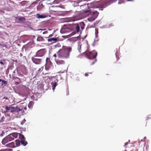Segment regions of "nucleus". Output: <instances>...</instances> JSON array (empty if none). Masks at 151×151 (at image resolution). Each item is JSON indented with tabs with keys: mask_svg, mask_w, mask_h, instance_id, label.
<instances>
[{
	"mask_svg": "<svg viewBox=\"0 0 151 151\" xmlns=\"http://www.w3.org/2000/svg\"><path fill=\"white\" fill-rule=\"evenodd\" d=\"M72 51V48L66 46L63 47L57 52L58 57L63 59L69 58L70 52Z\"/></svg>",
	"mask_w": 151,
	"mask_h": 151,
	"instance_id": "1",
	"label": "nucleus"
},
{
	"mask_svg": "<svg viewBox=\"0 0 151 151\" xmlns=\"http://www.w3.org/2000/svg\"><path fill=\"white\" fill-rule=\"evenodd\" d=\"M86 57L90 60V62L91 65H93L97 61L96 57L97 55V53L95 50L92 51H86L85 52Z\"/></svg>",
	"mask_w": 151,
	"mask_h": 151,
	"instance_id": "2",
	"label": "nucleus"
},
{
	"mask_svg": "<svg viewBox=\"0 0 151 151\" xmlns=\"http://www.w3.org/2000/svg\"><path fill=\"white\" fill-rule=\"evenodd\" d=\"M18 134V133H13L5 137L2 141V144L4 145L9 142L14 140L15 138H17Z\"/></svg>",
	"mask_w": 151,
	"mask_h": 151,
	"instance_id": "3",
	"label": "nucleus"
},
{
	"mask_svg": "<svg viewBox=\"0 0 151 151\" xmlns=\"http://www.w3.org/2000/svg\"><path fill=\"white\" fill-rule=\"evenodd\" d=\"M11 119L9 114H6L4 116H1V114L0 113V122H8L11 120Z\"/></svg>",
	"mask_w": 151,
	"mask_h": 151,
	"instance_id": "4",
	"label": "nucleus"
},
{
	"mask_svg": "<svg viewBox=\"0 0 151 151\" xmlns=\"http://www.w3.org/2000/svg\"><path fill=\"white\" fill-rule=\"evenodd\" d=\"M91 13V14L92 15V16L91 17H89L88 19V20L90 22L94 20L97 17L99 14V12L97 11H95Z\"/></svg>",
	"mask_w": 151,
	"mask_h": 151,
	"instance_id": "5",
	"label": "nucleus"
},
{
	"mask_svg": "<svg viewBox=\"0 0 151 151\" xmlns=\"http://www.w3.org/2000/svg\"><path fill=\"white\" fill-rule=\"evenodd\" d=\"M38 57H35L32 58V60L34 63L36 64H40L42 61V59L37 58Z\"/></svg>",
	"mask_w": 151,
	"mask_h": 151,
	"instance_id": "6",
	"label": "nucleus"
},
{
	"mask_svg": "<svg viewBox=\"0 0 151 151\" xmlns=\"http://www.w3.org/2000/svg\"><path fill=\"white\" fill-rule=\"evenodd\" d=\"M80 26L78 24H72V31H75L78 32L79 31Z\"/></svg>",
	"mask_w": 151,
	"mask_h": 151,
	"instance_id": "7",
	"label": "nucleus"
},
{
	"mask_svg": "<svg viewBox=\"0 0 151 151\" xmlns=\"http://www.w3.org/2000/svg\"><path fill=\"white\" fill-rule=\"evenodd\" d=\"M21 110H22L20 109L17 106L14 107L11 106L9 111H10L12 112H19Z\"/></svg>",
	"mask_w": 151,
	"mask_h": 151,
	"instance_id": "8",
	"label": "nucleus"
},
{
	"mask_svg": "<svg viewBox=\"0 0 151 151\" xmlns=\"http://www.w3.org/2000/svg\"><path fill=\"white\" fill-rule=\"evenodd\" d=\"M65 29H68V31L71 30L72 29V24L64 25L61 29V31H63Z\"/></svg>",
	"mask_w": 151,
	"mask_h": 151,
	"instance_id": "9",
	"label": "nucleus"
},
{
	"mask_svg": "<svg viewBox=\"0 0 151 151\" xmlns=\"http://www.w3.org/2000/svg\"><path fill=\"white\" fill-rule=\"evenodd\" d=\"M45 54V52L43 50L41 49L37 51V57H42Z\"/></svg>",
	"mask_w": 151,
	"mask_h": 151,
	"instance_id": "10",
	"label": "nucleus"
},
{
	"mask_svg": "<svg viewBox=\"0 0 151 151\" xmlns=\"http://www.w3.org/2000/svg\"><path fill=\"white\" fill-rule=\"evenodd\" d=\"M48 42H51V43L52 44L58 41V39L56 38H51L47 40Z\"/></svg>",
	"mask_w": 151,
	"mask_h": 151,
	"instance_id": "11",
	"label": "nucleus"
},
{
	"mask_svg": "<svg viewBox=\"0 0 151 151\" xmlns=\"http://www.w3.org/2000/svg\"><path fill=\"white\" fill-rule=\"evenodd\" d=\"M65 21L67 22H73L76 20L75 17H68L65 19Z\"/></svg>",
	"mask_w": 151,
	"mask_h": 151,
	"instance_id": "12",
	"label": "nucleus"
},
{
	"mask_svg": "<svg viewBox=\"0 0 151 151\" xmlns=\"http://www.w3.org/2000/svg\"><path fill=\"white\" fill-rule=\"evenodd\" d=\"M14 81L15 85H17L20 84L22 81L19 78L17 77V78Z\"/></svg>",
	"mask_w": 151,
	"mask_h": 151,
	"instance_id": "13",
	"label": "nucleus"
},
{
	"mask_svg": "<svg viewBox=\"0 0 151 151\" xmlns=\"http://www.w3.org/2000/svg\"><path fill=\"white\" fill-rule=\"evenodd\" d=\"M6 146L7 147H15L14 142H12L6 145Z\"/></svg>",
	"mask_w": 151,
	"mask_h": 151,
	"instance_id": "14",
	"label": "nucleus"
},
{
	"mask_svg": "<svg viewBox=\"0 0 151 151\" xmlns=\"http://www.w3.org/2000/svg\"><path fill=\"white\" fill-rule=\"evenodd\" d=\"M11 107V106H4V107H5V109L6 110L4 111H2V112L4 113H6L7 112H8V111H9L10 110V109Z\"/></svg>",
	"mask_w": 151,
	"mask_h": 151,
	"instance_id": "15",
	"label": "nucleus"
},
{
	"mask_svg": "<svg viewBox=\"0 0 151 151\" xmlns=\"http://www.w3.org/2000/svg\"><path fill=\"white\" fill-rule=\"evenodd\" d=\"M37 18L38 19H42L46 17V16L45 15H40V14H37Z\"/></svg>",
	"mask_w": 151,
	"mask_h": 151,
	"instance_id": "16",
	"label": "nucleus"
},
{
	"mask_svg": "<svg viewBox=\"0 0 151 151\" xmlns=\"http://www.w3.org/2000/svg\"><path fill=\"white\" fill-rule=\"evenodd\" d=\"M20 142L22 145H23L24 146H26L27 144V142L25 140V139L20 140Z\"/></svg>",
	"mask_w": 151,
	"mask_h": 151,
	"instance_id": "17",
	"label": "nucleus"
},
{
	"mask_svg": "<svg viewBox=\"0 0 151 151\" xmlns=\"http://www.w3.org/2000/svg\"><path fill=\"white\" fill-rule=\"evenodd\" d=\"M18 135L19 136V138L20 140H23L24 139H25V138L24 137V136L22 134L19 133L18 134Z\"/></svg>",
	"mask_w": 151,
	"mask_h": 151,
	"instance_id": "18",
	"label": "nucleus"
},
{
	"mask_svg": "<svg viewBox=\"0 0 151 151\" xmlns=\"http://www.w3.org/2000/svg\"><path fill=\"white\" fill-rule=\"evenodd\" d=\"M43 38L41 36H38L37 39V40L38 41H42L44 40Z\"/></svg>",
	"mask_w": 151,
	"mask_h": 151,
	"instance_id": "19",
	"label": "nucleus"
},
{
	"mask_svg": "<svg viewBox=\"0 0 151 151\" xmlns=\"http://www.w3.org/2000/svg\"><path fill=\"white\" fill-rule=\"evenodd\" d=\"M34 104V102L32 101H30L28 105V106L29 108L32 107Z\"/></svg>",
	"mask_w": 151,
	"mask_h": 151,
	"instance_id": "20",
	"label": "nucleus"
},
{
	"mask_svg": "<svg viewBox=\"0 0 151 151\" xmlns=\"http://www.w3.org/2000/svg\"><path fill=\"white\" fill-rule=\"evenodd\" d=\"M57 63L58 64H63L65 63L64 61L63 60H58L57 62Z\"/></svg>",
	"mask_w": 151,
	"mask_h": 151,
	"instance_id": "21",
	"label": "nucleus"
},
{
	"mask_svg": "<svg viewBox=\"0 0 151 151\" xmlns=\"http://www.w3.org/2000/svg\"><path fill=\"white\" fill-rule=\"evenodd\" d=\"M15 142L17 146H19L20 145L21 143L19 139H17L15 141Z\"/></svg>",
	"mask_w": 151,
	"mask_h": 151,
	"instance_id": "22",
	"label": "nucleus"
},
{
	"mask_svg": "<svg viewBox=\"0 0 151 151\" xmlns=\"http://www.w3.org/2000/svg\"><path fill=\"white\" fill-rule=\"evenodd\" d=\"M19 21H24L25 20V18L22 17H18L17 18Z\"/></svg>",
	"mask_w": 151,
	"mask_h": 151,
	"instance_id": "23",
	"label": "nucleus"
},
{
	"mask_svg": "<svg viewBox=\"0 0 151 151\" xmlns=\"http://www.w3.org/2000/svg\"><path fill=\"white\" fill-rule=\"evenodd\" d=\"M115 55H116V60H115V61L116 62H117L119 59V56L118 54L117 53H115Z\"/></svg>",
	"mask_w": 151,
	"mask_h": 151,
	"instance_id": "24",
	"label": "nucleus"
},
{
	"mask_svg": "<svg viewBox=\"0 0 151 151\" xmlns=\"http://www.w3.org/2000/svg\"><path fill=\"white\" fill-rule=\"evenodd\" d=\"M81 45H78V51L79 52H81Z\"/></svg>",
	"mask_w": 151,
	"mask_h": 151,
	"instance_id": "25",
	"label": "nucleus"
},
{
	"mask_svg": "<svg viewBox=\"0 0 151 151\" xmlns=\"http://www.w3.org/2000/svg\"><path fill=\"white\" fill-rule=\"evenodd\" d=\"M1 83V86H3L4 84L6 85L7 84L8 82L7 81H5L4 80H3Z\"/></svg>",
	"mask_w": 151,
	"mask_h": 151,
	"instance_id": "26",
	"label": "nucleus"
},
{
	"mask_svg": "<svg viewBox=\"0 0 151 151\" xmlns=\"http://www.w3.org/2000/svg\"><path fill=\"white\" fill-rule=\"evenodd\" d=\"M27 1H22V2H21V5L22 6H24L27 3Z\"/></svg>",
	"mask_w": 151,
	"mask_h": 151,
	"instance_id": "27",
	"label": "nucleus"
},
{
	"mask_svg": "<svg viewBox=\"0 0 151 151\" xmlns=\"http://www.w3.org/2000/svg\"><path fill=\"white\" fill-rule=\"evenodd\" d=\"M57 84L56 82L54 83L52 85V87L53 89H55V87L56 86H57Z\"/></svg>",
	"mask_w": 151,
	"mask_h": 151,
	"instance_id": "28",
	"label": "nucleus"
},
{
	"mask_svg": "<svg viewBox=\"0 0 151 151\" xmlns=\"http://www.w3.org/2000/svg\"><path fill=\"white\" fill-rule=\"evenodd\" d=\"M84 12L85 13L87 14L88 15L89 14H91V12H90V10H86Z\"/></svg>",
	"mask_w": 151,
	"mask_h": 151,
	"instance_id": "29",
	"label": "nucleus"
},
{
	"mask_svg": "<svg viewBox=\"0 0 151 151\" xmlns=\"http://www.w3.org/2000/svg\"><path fill=\"white\" fill-rule=\"evenodd\" d=\"M91 73H86L85 74V76H88V73L91 74Z\"/></svg>",
	"mask_w": 151,
	"mask_h": 151,
	"instance_id": "30",
	"label": "nucleus"
},
{
	"mask_svg": "<svg viewBox=\"0 0 151 151\" xmlns=\"http://www.w3.org/2000/svg\"><path fill=\"white\" fill-rule=\"evenodd\" d=\"M151 118V115H149L147 117L146 120H148Z\"/></svg>",
	"mask_w": 151,
	"mask_h": 151,
	"instance_id": "31",
	"label": "nucleus"
},
{
	"mask_svg": "<svg viewBox=\"0 0 151 151\" xmlns=\"http://www.w3.org/2000/svg\"><path fill=\"white\" fill-rule=\"evenodd\" d=\"M17 77H15L14 76H13L12 77V79L13 80H14V81L16 79V78H17Z\"/></svg>",
	"mask_w": 151,
	"mask_h": 151,
	"instance_id": "32",
	"label": "nucleus"
},
{
	"mask_svg": "<svg viewBox=\"0 0 151 151\" xmlns=\"http://www.w3.org/2000/svg\"><path fill=\"white\" fill-rule=\"evenodd\" d=\"M98 31L96 30V32H95V34H96V37H97V34H98Z\"/></svg>",
	"mask_w": 151,
	"mask_h": 151,
	"instance_id": "33",
	"label": "nucleus"
},
{
	"mask_svg": "<svg viewBox=\"0 0 151 151\" xmlns=\"http://www.w3.org/2000/svg\"><path fill=\"white\" fill-rule=\"evenodd\" d=\"M129 144V143L128 142H126L124 143V147H125V146H127L128 144Z\"/></svg>",
	"mask_w": 151,
	"mask_h": 151,
	"instance_id": "34",
	"label": "nucleus"
},
{
	"mask_svg": "<svg viewBox=\"0 0 151 151\" xmlns=\"http://www.w3.org/2000/svg\"><path fill=\"white\" fill-rule=\"evenodd\" d=\"M45 69L46 70H48L49 69V68H47V66H46V65H45Z\"/></svg>",
	"mask_w": 151,
	"mask_h": 151,
	"instance_id": "35",
	"label": "nucleus"
},
{
	"mask_svg": "<svg viewBox=\"0 0 151 151\" xmlns=\"http://www.w3.org/2000/svg\"><path fill=\"white\" fill-rule=\"evenodd\" d=\"M48 60H50V58H47L46 59V62H47V61H48Z\"/></svg>",
	"mask_w": 151,
	"mask_h": 151,
	"instance_id": "36",
	"label": "nucleus"
},
{
	"mask_svg": "<svg viewBox=\"0 0 151 151\" xmlns=\"http://www.w3.org/2000/svg\"><path fill=\"white\" fill-rule=\"evenodd\" d=\"M43 69V67H42L41 68H40L39 69L38 71H40V70H42Z\"/></svg>",
	"mask_w": 151,
	"mask_h": 151,
	"instance_id": "37",
	"label": "nucleus"
},
{
	"mask_svg": "<svg viewBox=\"0 0 151 151\" xmlns=\"http://www.w3.org/2000/svg\"><path fill=\"white\" fill-rule=\"evenodd\" d=\"M53 57H56V56H57V55H56V54H54V55H53Z\"/></svg>",
	"mask_w": 151,
	"mask_h": 151,
	"instance_id": "38",
	"label": "nucleus"
},
{
	"mask_svg": "<svg viewBox=\"0 0 151 151\" xmlns=\"http://www.w3.org/2000/svg\"><path fill=\"white\" fill-rule=\"evenodd\" d=\"M4 99H6V100H7L8 99V98L7 97H5L4 98Z\"/></svg>",
	"mask_w": 151,
	"mask_h": 151,
	"instance_id": "39",
	"label": "nucleus"
},
{
	"mask_svg": "<svg viewBox=\"0 0 151 151\" xmlns=\"http://www.w3.org/2000/svg\"><path fill=\"white\" fill-rule=\"evenodd\" d=\"M24 110H27V107H25L24 108Z\"/></svg>",
	"mask_w": 151,
	"mask_h": 151,
	"instance_id": "40",
	"label": "nucleus"
},
{
	"mask_svg": "<svg viewBox=\"0 0 151 151\" xmlns=\"http://www.w3.org/2000/svg\"><path fill=\"white\" fill-rule=\"evenodd\" d=\"M3 81V80H2L1 79H0V82H2Z\"/></svg>",
	"mask_w": 151,
	"mask_h": 151,
	"instance_id": "41",
	"label": "nucleus"
},
{
	"mask_svg": "<svg viewBox=\"0 0 151 151\" xmlns=\"http://www.w3.org/2000/svg\"><path fill=\"white\" fill-rule=\"evenodd\" d=\"M66 70H65L64 71H63V72H61L60 73H63V72H65V71H66Z\"/></svg>",
	"mask_w": 151,
	"mask_h": 151,
	"instance_id": "42",
	"label": "nucleus"
},
{
	"mask_svg": "<svg viewBox=\"0 0 151 151\" xmlns=\"http://www.w3.org/2000/svg\"><path fill=\"white\" fill-rule=\"evenodd\" d=\"M0 136H3V133H2V134H0Z\"/></svg>",
	"mask_w": 151,
	"mask_h": 151,
	"instance_id": "43",
	"label": "nucleus"
},
{
	"mask_svg": "<svg viewBox=\"0 0 151 151\" xmlns=\"http://www.w3.org/2000/svg\"><path fill=\"white\" fill-rule=\"evenodd\" d=\"M45 73V75H46V74H48V73Z\"/></svg>",
	"mask_w": 151,
	"mask_h": 151,
	"instance_id": "44",
	"label": "nucleus"
},
{
	"mask_svg": "<svg viewBox=\"0 0 151 151\" xmlns=\"http://www.w3.org/2000/svg\"><path fill=\"white\" fill-rule=\"evenodd\" d=\"M130 142V140H129V141H128V142L129 143Z\"/></svg>",
	"mask_w": 151,
	"mask_h": 151,
	"instance_id": "45",
	"label": "nucleus"
},
{
	"mask_svg": "<svg viewBox=\"0 0 151 151\" xmlns=\"http://www.w3.org/2000/svg\"><path fill=\"white\" fill-rule=\"evenodd\" d=\"M51 36H52V35H49V37H51Z\"/></svg>",
	"mask_w": 151,
	"mask_h": 151,
	"instance_id": "46",
	"label": "nucleus"
},
{
	"mask_svg": "<svg viewBox=\"0 0 151 151\" xmlns=\"http://www.w3.org/2000/svg\"><path fill=\"white\" fill-rule=\"evenodd\" d=\"M40 0H37V1H40Z\"/></svg>",
	"mask_w": 151,
	"mask_h": 151,
	"instance_id": "47",
	"label": "nucleus"
},
{
	"mask_svg": "<svg viewBox=\"0 0 151 151\" xmlns=\"http://www.w3.org/2000/svg\"><path fill=\"white\" fill-rule=\"evenodd\" d=\"M23 121H24V122L26 121V120L25 119H24Z\"/></svg>",
	"mask_w": 151,
	"mask_h": 151,
	"instance_id": "48",
	"label": "nucleus"
}]
</instances>
